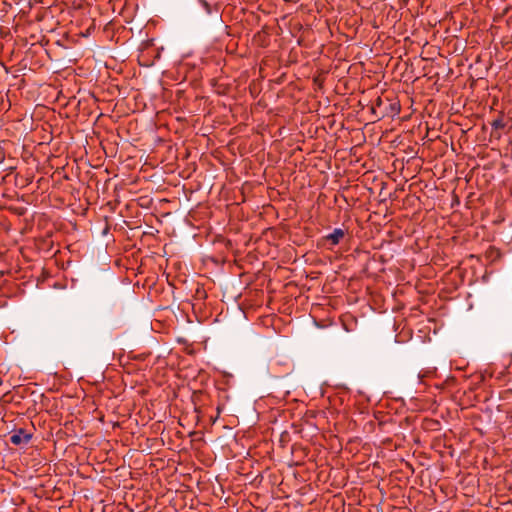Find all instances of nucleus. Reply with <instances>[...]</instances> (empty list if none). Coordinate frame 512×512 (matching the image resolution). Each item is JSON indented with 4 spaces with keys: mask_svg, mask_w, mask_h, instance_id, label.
<instances>
[{
    "mask_svg": "<svg viewBox=\"0 0 512 512\" xmlns=\"http://www.w3.org/2000/svg\"><path fill=\"white\" fill-rule=\"evenodd\" d=\"M345 235L344 230L341 228H336L330 234L325 236V239L330 242L332 245H337L343 239Z\"/></svg>",
    "mask_w": 512,
    "mask_h": 512,
    "instance_id": "nucleus-2",
    "label": "nucleus"
},
{
    "mask_svg": "<svg viewBox=\"0 0 512 512\" xmlns=\"http://www.w3.org/2000/svg\"><path fill=\"white\" fill-rule=\"evenodd\" d=\"M32 438V435L26 432L24 429L20 428L15 430L14 433L10 437V442L14 445H22L27 444Z\"/></svg>",
    "mask_w": 512,
    "mask_h": 512,
    "instance_id": "nucleus-1",
    "label": "nucleus"
},
{
    "mask_svg": "<svg viewBox=\"0 0 512 512\" xmlns=\"http://www.w3.org/2000/svg\"><path fill=\"white\" fill-rule=\"evenodd\" d=\"M198 1L202 5V7L206 11V13L210 14L211 13L210 4L206 0H198Z\"/></svg>",
    "mask_w": 512,
    "mask_h": 512,
    "instance_id": "nucleus-4",
    "label": "nucleus"
},
{
    "mask_svg": "<svg viewBox=\"0 0 512 512\" xmlns=\"http://www.w3.org/2000/svg\"><path fill=\"white\" fill-rule=\"evenodd\" d=\"M491 126L493 129H503L505 128L506 124L503 120V117L502 116H499L498 118L494 119L492 122H491Z\"/></svg>",
    "mask_w": 512,
    "mask_h": 512,
    "instance_id": "nucleus-3",
    "label": "nucleus"
}]
</instances>
